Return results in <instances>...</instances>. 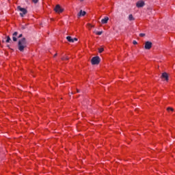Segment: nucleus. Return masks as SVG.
Listing matches in <instances>:
<instances>
[{"instance_id":"obj_17","label":"nucleus","mask_w":175,"mask_h":175,"mask_svg":"<svg viewBox=\"0 0 175 175\" xmlns=\"http://www.w3.org/2000/svg\"><path fill=\"white\" fill-rule=\"evenodd\" d=\"M62 61L68 60V59H69V57H62Z\"/></svg>"},{"instance_id":"obj_25","label":"nucleus","mask_w":175,"mask_h":175,"mask_svg":"<svg viewBox=\"0 0 175 175\" xmlns=\"http://www.w3.org/2000/svg\"><path fill=\"white\" fill-rule=\"evenodd\" d=\"M7 47H8V49H10V46L9 45H7Z\"/></svg>"},{"instance_id":"obj_8","label":"nucleus","mask_w":175,"mask_h":175,"mask_svg":"<svg viewBox=\"0 0 175 175\" xmlns=\"http://www.w3.org/2000/svg\"><path fill=\"white\" fill-rule=\"evenodd\" d=\"M17 35H18V32L15 31L13 34H12V40L14 42H17Z\"/></svg>"},{"instance_id":"obj_19","label":"nucleus","mask_w":175,"mask_h":175,"mask_svg":"<svg viewBox=\"0 0 175 175\" xmlns=\"http://www.w3.org/2000/svg\"><path fill=\"white\" fill-rule=\"evenodd\" d=\"M33 3H38L39 2V0H31Z\"/></svg>"},{"instance_id":"obj_16","label":"nucleus","mask_w":175,"mask_h":175,"mask_svg":"<svg viewBox=\"0 0 175 175\" xmlns=\"http://www.w3.org/2000/svg\"><path fill=\"white\" fill-rule=\"evenodd\" d=\"M105 49H103V48H99L98 49V53H103V51H104Z\"/></svg>"},{"instance_id":"obj_15","label":"nucleus","mask_w":175,"mask_h":175,"mask_svg":"<svg viewBox=\"0 0 175 175\" xmlns=\"http://www.w3.org/2000/svg\"><path fill=\"white\" fill-rule=\"evenodd\" d=\"M167 111H174V109L172 108V107H167Z\"/></svg>"},{"instance_id":"obj_3","label":"nucleus","mask_w":175,"mask_h":175,"mask_svg":"<svg viewBox=\"0 0 175 175\" xmlns=\"http://www.w3.org/2000/svg\"><path fill=\"white\" fill-rule=\"evenodd\" d=\"M92 65H99L100 62V57L99 56L93 57L91 59Z\"/></svg>"},{"instance_id":"obj_9","label":"nucleus","mask_w":175,"mask_h":175,"mask_svg":"<svg viewBox=\"0 0 175 175\" xmlns=\"http://www.w3.org/2000/svg\"><path fill=\"white\" fill-rule=\"evenodd\" d=\"M161 77H162V79H165L166 81H169V76L167 75V73H166V72H163L161 75Z\"/></svg>"},{"instance_id":"obj_27","label":"nucleus","mask_w":175,"mask_h":175,"mask_svg":"<svg viewBox=\"0 0 175 175\" xmlns=\"http://www.w3.org/2000/svg\"><path fill=\"white\" fill-rule=\"evenodd\" d=\"M57 55V53L54 55V57H55Z\"/></svg>"},{"instance_id":"obj_6","label":"nucleus","mask_w":175,"mask_h":175,"mask_svg":"<svg viewBox=\"0 0 175 175\" xmlns=\"http://www.w3.org/2000/svg\"><path fill=\"white\" fill-rule=\"evenodd\" d=\"M144 5H146V3H144V1H143V0L138 1L136 3L137 8H143V6H144Z\"/></svg>"},{"instance_id":"obj_20","label":"nucleus","mask_w":175,"mask_h":175,"mask_svg":"<svg viewBox=\"0 0 175 175\" xmlns=\"http://www.w3.org/2000/svg\"><path fill=\"white\" fill-rule=\"evenodd\" d=\"M72 40H73V43H75V42H77L78 39L75 38H72Z\"/></svg>"},{"instance_id":"obj_11","label":"nucleus","mask_w":175,"mask_h":175,"mask_svg":"<svg viewBox=\"0 0 175 175\" xmlns=\"http://www.w3.org/2000/svg\"><path fill=\"white\" fill-rule=\"evenodd\" d=\"M66 39H67L68 42H69L70 43H73V38H72L71 36H67Z\"/></svg>"},{"instance_id":"obj_24","label":"nucleus","mask_w":175,"mask_h":175,"mask_svg":"<svg viewBox=\"0 0 175 175\" xmlns=\"http://www.w3.org/2000/svg\"><path fill=\"white\" fill-rule=\"evenodd\" d=\"M77 92H80V90H79V89H77Z\"/></svg>"},{"instance_id":"obj_23","label":"nucleus","mask_w":175,"mask_h":175,"mask_svg":"<svg viewBox=\"0 0 175 175\" xmlns=\"http://www.w3.org/2000/svg\"><path fill=\"white\" fill-rule=\"evenodd\" d=\"M23 38V34H20V35L18 36V38Z\"/></svg>"},{"instance_id":"obj_12","label":"nucleus","mask_w":175,"mask_h":175,"mask_svg":"<svg viewBox=\"0 0 175 175\" xmlns=\"http://www.w3.org/2000/svg\"><path fill=\"white\" fill-rule=\"evenodd\" d=\"M129 20L130 21H133V20H135V18H133V15L130 14V15L129 16Z\"/></svg>"},{"instance_id":"obj_18","label":"nucleus","mask_w":175,"mask_h":175,"mask_svg":"<svg viewBox=\"0 0 175 175\" xmlns=\"http://www.w3.org/2000/svg\"><path fill=\"white\" fill-rule=\"evenodd\" d=\"M139 36H141L142 38L146 36V34L145 33H139Z\"/></svg>"},{"instance_id":"obj_21","label":"nucleus","mask_w":175,"mask_h":175,"mask_svg":"<svg viewBox=\"0 0 175 175\" xmlns=\"http://www.w3.org/2000/svg\"><path fill=\"white\" fill-rule=\"evenodd\" d=\"M88 27H89V28H94V25H92L91 24H88Z\"/></svg>"},{"instance_id":"obj_2","label":"nucleus","mask_w":175,"mask_h":175,"mask_svg":"<svg viewBox=\"0 0 175 175\" xmlns=\"http://www.w3.org/2000/svg\"><path fill=\"white\" fill-rule=\"evenodd\" d=\"M17 9L18 12H21L19 14L21 17H24V16H25V14L28 13V11L27 10V9L21 8V6L20 5L17 7Z\"/></svg>"},{"instance_id":"obj_10","label":"nucleus","mask_w":175,"mask_h":175,"mask_svg":"<svg viewBox=\"0 0 175 175\" xmlns=\"http://www.w3.org/2000/svg\"><path fill=\"white\" fill-rule=\"evenodd\" d=\"M109 21V17L105 16L104 18L101 20L102 24H107V22Z\"/></svg>"},{"instance_id":"obj_4","label":"nucleus","mask_w":175,"mask_h":175,"mask_svg":"<svg viewBox=\"0 0 175 175\" xmlns=\"http://www.w3.org/2000/svg\"><path fill=\"white\" fill-rule=\"evenodd\" d=\"M54 11L55 13H58V14H59L64 12V8H61V5H57L54 8Z\"/></svg>"},{"instance_id":"obj_22","label":"nucleus","mask_w":175,"mask_h":175,"mask_svg":"<svg viewBox=\"0 0 175 175\" xmlns=\"http://www.w3.org/2000/svg\"><path fill=\"white\" fill-rule=\"evenodd\" d=\"M133 44H137V42L136 40H133Z\"/></svg>"},{"instance_id":"obj_13","label":"nucleus","mask_w":175,"mask_h":175,"mask_svg":"<svg viewBox=\"0 0 175 175\" xmlns=\"http://www.w3.org/2000/svg\"><path fill=\"white\" fill-rule=\"evenodd\" d=\"M6 43H10L12 42V39L10 38V36H7V40H6Z\"/></svg>"},{"instance_id":"obj_7","label":"nucleus","mask_w":175,"mask_h":175,"mask_svg":"<svg viewBox=\"0 0 175 175\" xmlns=\"http://www.w3.org/2000/svg\"><path fill=\"white\" fill-rule=\"evenodd\" d=\"M85 14H87V12L85 11H82V10H81L77 14L78 18H80V17H84Z\"/></svg>"},{"instance_id":"obj_1","label":"nucleus","mask_w":175,"mask_h":175,"mask_svg":"<svg viewBox=\"0 0 175 175\" xmlns=\"http://www.w3.org/2000/svg\"><path fill=\"white\" fill-rule=\"evenodd\" d=\"M25 47H27V39H25V38H23L18 40V50L23 53L24 52V49H25Z\"/></svg>"},{"instance_id":"obj_26","label":"nucleus","mask_w":175,"mask_h":175,"mask_svg":"<svg viewBox=\"0 0 175 175\" xmlns=\"http://www.w3.org/2000/svg\"><path fill=\"white\" fill-rule=\"evenodd\" d=\"M70 95H73V92H71V93H70Z\"/></svg>"},{"instance_id":"obj_14","label":"nucleus","mask_w":175,"mask_h":175,"mask_svg":"<svg viewBox=\"0 0 175 175\" xmlns=\"http://www.w3.org/2000/svg\"><path fill=\"white\" fill-rule=\"evenodd\" d=\"M94 33H96V35L100 36L102 35V33H103V31H94Z\"/></svg>"},{"instance_id":"obj_5","label":"nucleus","mask_w":175,"mask_h":175,"mask_svg":"<svg viewBox=\"0 0 175 175\" xmlns=\"http://www.w3.org/2000/svg\"><path fill=\"white\" fill-rule=\"evenodd\" d=\"M151 47H152V42L150 41H147L145 42V46H144L145 50H150Z\"/></svg>"},{"instance_id":"obj_28","label":"nucleus","mask_w":175,"mask_h":175,"mask_svg":"<svg viewBox=\"0 0 175 175\" xmlns=\"http://www.w3.org/2000/svg\"><path fill=\"white\" fill-rule=\"evenodd\" d=\"M79 1H81V2H83V0H79Z\"/></svg>"}]
</instances>
